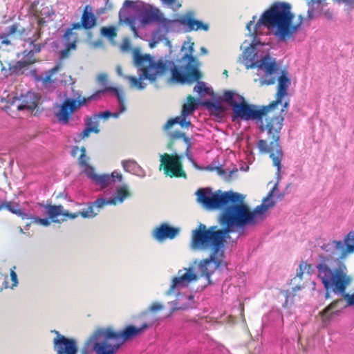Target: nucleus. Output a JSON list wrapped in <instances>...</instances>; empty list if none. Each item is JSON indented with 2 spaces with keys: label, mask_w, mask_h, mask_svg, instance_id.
<instances>
[{
  "label": "nucleus",
  "mask_w": 354,
  "mask_h": 354,
  "mask_svg": "<svg viewBox=\"0 0 354 354\" xmlns=\"http://www.w3.org/2000/svg\"><path fill=\"white\" fill-rule=\"evenodd\" d=\"M219 100L222 102L230 104L232 110V120H236L243 121L257 120L260 121L261 124L259 129L261 132L267 131L268 141L259 140L257 147L262 153H270V157L272 160L273 165L277 169V176L280 175L281 169V160L283 153L279 145L281 130L283 127L284 117L283 113L284 109L289 106V99L284 102L283 108L277 115L269 114L273 111L271 106H258L255 104H248L245 98L232 91L225 90Z\"/></svg>",
  "instance_id": "f257e3e1"
},
{
  "label": "nucleus",
  "mask_w": 354,
  "mask_h": 354,
  "mask_svg": "<svg viewBox=\"0 0 354 354\" xmlns=\"http://www.w3.org/2000/svg\"><path fill=\"white\" fill-rule=\"evenodd\" d=\"M177 59V65L174 61L164 60L162 58L156 60L150 54L142 55L139 49L133 51V65L139 72L138 77L134 76H124L129 80L130 87L139 91L147 87L145 80L154 82L158 77L163 76L168 68H170L171 77L170 81L176 83L185 84L192 82L200 78V74L196 68V60L192 57L194 53V44L185 43L182 46V51Z\"/></svg>",
  "instance_id": "f03ea898"
},
{
  "label": "nucleus",
  "mask_w": 354,
  "mask_h": 354,
  "mask_svg": "<svg viewBox=\"0 0 354 354\" xmlns=\"http://www.w3.org/2000/svg\"><path fill=\"white\" fill-rule=\"evenodd\" d=\"M278 182L263 199L261 205L250 210L244 203V196L240 193L230 191L229 199L224 203L218 217L221 225H226L230 233L241 230L243 232L248 226H255L261 223L266 218V212L274 207L276 202L272 199L277 189Z\"/></svg>",
  "instance_id": "7ed1b4c3"
},
{
  "label": "nucleus",
  "mask_w": 354,
  "mask_h": 354,
  "mask_svg": "<svg viewBox=\"0 0 354 354\" xmlns=\"http://www.w3.org/2000/svg\"><path fill=\"white\" fill-rule=\"evenodd\" d=\"M321 248L326 253L318 256L315 265L317 277L325 289L333 288L334 291L344 294L351 281L346 272V266L340 261L346 256L344 244L342 241H331Z\"/></svg>",
  "instance_id": "20e7f679"
},
{
  "label": "nucleus",
  "mask_w": 354,
  "mask_h": 354,
  "mask_svg": "<svg viewBox=\"0 0 354 354\" xmlns=\"http://www.w3.org/2000/svg\"><path fill=\"white\" fill-rule=\"evenodd\" d=\"M292 6L287 2H274L261 16L256 29L263 25L272 30L273 35L281 42H286L295 38L305 20L302 15H298V21L293 24L295 17L291 11Z\"/></svg>",
  "instance_id": "39448f33"
},
{
  "label": "nucleus",
  "mask_w": 354,
  "mask_h": 354,
  "mask_svg": "<svg viewBox=\"0 0 354 354\" xmlns=\"http://www.w3.org/2000/svg\"><path fill=\"white\" fill-rule=\"evenodd\" d=\"M265 43L256 40L251 43L245 40L241 46L245 48L242 53V63L247 68H256L261 85H272L276 82L277 73L280 70L276 58L262 50Z\"/></svg>",
  "instance_id": "423d86ee"
},
{
  "label": "nucleus",
  "mask_w": 354,
  "mask_h": 354,
  "mask_svg": "<svg viewBox=\"0 0 354 354\" xmlns=\"http://www.w3.org/2000/svg\"><path fill=\"white\" fill-rule=\"evenodd\" d=\"M198 276L194 266L183 268L178 270L177 274L171 279L169 287L165 292L167 296L176 295L177 299L169 302L171 306V313L178 310H187L194 308V297L192 295H183L180 290L187 288L190 283L197 281Z\"/></svg>",
  "instance_id": "0eeeda50"
},
{
  "label": "nucleus",
  "mask_w": 354,
  "mask_h": 354,
  "mask_svg": "<svg viewBox=\"0 0 354 354\" xmlns=\"http://www.w3.org/2000/svg\"><path fill=\"white\" fill-rule=\"evenodd\" d=\"M162 18V14L158 9L139 6L136 2L131 0L124 1L119 11L120 21L127 24L136 37L139 36L136 26L138 19L141 24L148 25L153 22L157 23Z\"/></svg>",
  "instance_id": "6e6552de"
},
{
  "label": "nucleus",
  "mask_w": 354,
  "mask_h": 354,
  "mask_svg": "<svg viewBox=\"0 0 354 354\" xmlns=\"http://www.w3.org/2000/svg\"><path fill=\"white\" fill-rule=\"evenodd\" d=\"M218 230L217 225H213L207 229L205 225L201 223L192 231L191 248L193 250L215 249L224 250L226 239L229 237L230 232L226 225Z\"/></svg>",
  "instance_id": "1a4fd4ad"
},
{
  "label": "nucleus",
  "mask_w": 354,
  "mask_h": 354,
  "mask_svg": "<svg viewBox=\"0 0 354 354\" xmlns=\"http://www.w3.org/2000/svg\"><path fill=\"white\" fill-rule=\"evenodd\" d=\"M200 103V99H194V97L189 95L187 97V102L183 105L181 113L179 116L169 120L163 126L165 131L171 138H183L185 142L187 147L185 150V156L188 160L194 163L192 155L190 153L192 147L191 140L185 136V133L179 131H169L170 129L174 124H179L182 128H187L192 126L189 116L192 115L197 109Z\"/></svg>",
  "instance_id": "9d476101"
},
{
  "label": "nucleus",
  "mask_w": 354,
  "mask_h": 354,
  "mask_svg": "<svg viewBox=\"0 0 354 354\" xmlns=\"http://www.w3.org/2000/svg\"><path fill=\"white\" fill-rule=\"evenodd\" d=\"M157 321L158 319L153 316L151 319L143 323L140 327L129 325L120 332H115L111 328H100L96 330L104 342H108L109 346L115 348L116 353L124 342L141 335L146 330L152 327Z\"/></svg>",
  "instance_id": "9b49d317"
},
{
  "label": "nucleus",
  "mask_w": 354,
  "mask_h": 354,
  "mask_svg": "<svg viewBox=\"0 0 354 354\" xmlns=\"http://www.w3.org/2000/svg\"><path fill=\"white\" fill-rule=\"evenodd\" d=\"M211 253L208 258L202 260L195 259L191 266L195 268L198 278L204 277L208 284H212V275L216 270L223 272L227 270V263L225 260V250H216L215 249H209Z\"/></svg>",
  "instance_id": "f8f14e48"
},
{
  "label": "nucleus",
  "mask_w": 354,
  "mask_h": 354,
  "mask_svg": "<svg viewBox=\"0 0 354 354\" xmlns=\"http://www.w3.org/2000/svg\"><path fill=\"white\" fill-rule=\"evenodd\" d=\"M104 95V88L96 91L88 97L79 95L76 98L66 97L59 105L58 111L55 113L58 122L67 125L69 123L71 115L82 106H86L89 102L95 100Z\"/></svg>",
  "instance_id": "ddd939ff"
},
{
  "label": "nucleus",
  "mask_w": 354,
  "mask_h": 354,
  "mask_svg": "<svg viewBox=\"0 0 354 354\" xmlns=\"http://www.w3.org/2000/svg\"><path fill=\"white\" fill-rule=\"evenodd\" d=\"M229 194L230 191L217 190L213 192L210 187H205L198 189L195 195L197 203L203 207L208 210H214L221 209L223 207L224 203L229 199Z\"/></svg>",
  "instance_id": "4468645a"
},
{
  "label": "nucleus",
  "mask_w": 354,
  "mask_h": 354,
  "mask_svg": "<svg viewBox=\"0 0 354 354\" xmlns=\"http://www.w3.org/2000/svg\"><path fill=\"white\" fill-rule=\"evenodd\" d=\"M80 354H115V348L109 346L95 330L84 342Z\"/></svg>",
  "instance_id": "2eb2a0df"
},
{
  "label": "nucleus",
  "mask_w": 354,
  "mask_h": 354,
  "mask_svg": "<svg viewBox=\"0 0 354 354\" xmlns=\"http://www.w3.org/2000/svg\"><path fill=\"white\" fill-rule=\"evenodd\" d=\"M183 158L182 155L175 153L171 156L168 153L160 154V170L164 166L165 174L172 177H186L185 171L183 170L180 160Z\"/></svg>",
  "instance_id": "dca6fc26"
},
{
  "label": "nucleus",
  "mask_w": 354,
  "mask_h": 354,
  "mask_svg": "<svg viewBox=\"0 0 354 354\" xmlns=\"http://www.w3.org/2000/svg\"><path fill=\"white\" fill-rule=\"evenodd\" d=\"M277 80L278 81L277 91L274 101L269 104L274 111L279 104H282L283 98L288 95V88L291 84L290 74L286 69H280L278 71Z\"/></svg>",
  "instance_id": "f3484780"
},
{
  "label": "nucleus",
  "mask_w": 354,
  "mask_h": 354,
  "mask_svg": "<svg viewBox=\"0 0 354 354\" xmlns=\"http://www.w3.org/2000/svg\"><path fill=\"white\" fill-rule=\"evenodd\" d=\"M53 350L56 354H78L77 340L65 336H58L53 339Z\"/></svg>",
  "instance_id": "a211bd4d"
},
{
  "label": "nucleus",
  "mask_w": 354,
  "mask_h": 354,
  "mask_svg": "<svg viewBox=\"0 0 354 354\" xmlns=\"http://www.w3.org/2000/svg\"><path fill=\"white\" fill-rule=\"evenodd\" d=\"M130 195L128 186L123 185L116 188L115 195L113 197L98 198L96 199V203L99 206L116 205L122 203Z\"/></svg>",
  "instance_id": "6ab92c4d"
},
{
  "label": "nucleus",
  "mask_w": 354,
  "mask_h": 354,
  "mask_svg": "<svg viewBox=\"0 0 354 354\" xmlns=\"http://www.w3.org/2000/svg\"><path fill=\"white\" fill-rule=\"evenodd\" d=\"M37 39V37L35 35L34 37L28 38L25 41L26 44H28L29 47L23 51V57L21 60L26 66L35 63V54L39 53L41 48L44 46V45H41L40 44H35Z\"/></svg>",
  "instance_id": "aec40b11"
},
{
  "label": "nucleus",
  "mask_w": 354,
  "mask_h": 354,
  "mask_svg": "<svg viewBox=\"0 0 354 354\" xmlns=\"http://www.w3.org/2000/svg\"><path fill=\"white\" fill-rule=\"evenodd\" d=\"M180 232V229L169 226L167 223H162L152 232L153 238L162 242L165 239H174Z\"/></svg>",
  "instance_id": "412c9836"
},
{
  "label": "nucleus",
  "mask_w": 354,
  "mask_h": 354,
  "mask_svg": "<svg viewBox=\"0 0 354 354\" xmlns=\"http://www.w3.org/2000/svg\"><path fill=\"white\" fill-rule=\"evenodd\" d=\"M94 183L104 189L114 183L116 180L121 182L122 175L120 172L114 171L111 174L98 175L97 176H94Z\"/></svg>",
  "instance_id": "4be33fe9"
},
{
  "label": "nucleus",
  "mask_w": 354,
  "mask_h": 354,
  "mask_svg": "<svg viewBox=\"0 0 354 354\" xmlns=\"http://www.w3.org/2000/svg\"><path fill=\"white\" fill-rule=\"evenodd\" d=\"M19 104L17 109L22 110H34L37 106V99L35 94L32 92H27L25 95H21L18 99Z\"/></svg>",
  "instance_id": "5701e85b"
},
{
  "label": "nucleus",
  "mask_w": 354,
  "mask_h": 354,
  "mask_svg": "<svg viewBox=\"0 0 354 354\" xmlns=\"http://www.w3.org/2000/svg\"><path fill=\"white\" fill-rule=\"evenodd\" d=\"M121 163L125 171L131 173L140 178L145 177L146 172L145 169L138 165L136 160L133 159L124 160Z\"/></svg>",
  "instance_id": "b1692460"
},
{
  "label": "nucleus",
  "mask_w": 354,
  "mask_h": 354,
  "mask_svg": "<svg viewBox=\"0 0 354 354\" xmlns=\"http://www.w3.org/2000/svg\"><path fill=\"white\" fill-rule=\"evenodd\" d=\"M81 23L82 27L86 30L91 29L96 26L97 19L93 12L92 8L88 5L84 7Z\"/></svg>",
  "instance_id": "393cba45"
},
{
  "label": "nucleus",
  "mask_w": 354,
  "mask_h": 354,
  "mask_svg": "<svg viewBox=\"0 0 354 354\" xmlns=\"http://www.w3.org/2000/svg\"><path fill=\"white\" fill-rule=\"evenodd\" d=\"M3 208L7 209L9 212L21 217L23 220L27 218L26 212L19 208L18 203L6 201L4 200L3 194L0 192V211Z\"/></svg>",
  "instance_id": "a878e982"
},
{
  "label": "nucleus",
  "mask_w": 354,
  "mask_h": 354,
  "mask_svg": "<svg viewBox=\"0 0 354 354\" xmlns=\"http://www.w3.org/2000/svg\"><path fill=\"white\" fill-rule=\"evenodd\" d=\"M194 15L195 14L193 11H188L181 16L183 32L194 31L196 21Z\"/></svg>",
  "instance_id": "bb28decb"
},
{
  "label": "nucleus",
  "mask_w": 354,
  "mask_h": 354,
  "mask_svg": "<svg viewBox=\"0 0 354 354\" xmlns=\"http://www.w3.org/2000/svg\"><path fill=\"white\" fill-rule=\"evenodd\" d=\"M104 207L97 205L96 200L94 202L88 203L87 207L80 211V216L84 218H93L98 214L100 209Z\"/></svg>",
  "instance_id": "cd10ccee"
},
{
  "label": "nucleus",
  "mask_w": 354,
  "mask_h": 354,
  "mask_svg": "<svg viewBox=\"0 0 354 354\" xmlns=\"http://www.w3.org/2000/svg\"><path fill=\"white\" fill-rule=\"evenodd\" d=\"M181 16L177 19H169L163 17V25L169 32H183Z\"/></svg>",
  "instance_id": "c85d7f7f"
},
{
  "label": "nucleus",
  "mask_w": 354,
  "mask_h": 354,
  "mask_svg": "<svg viewBox=\"0 0 354 354\" xmlns=\"http://www.w3.org/2000/svg\"><path fill=\"white\" fill-rule=\"evenodd\" d=\"M41 207H44L46 214L48 216V218L52 220L54 223H58L59 221L56 218L58 216L63 215L64 207L61 205H40Z\"/></svg>",
  "instance_id": "c756f323"
},
{
  "label": "nucleus",
  "mask_w": 354,
  "mask_h": 354,
  "mask_svg": "<svg viewBox=\"0 0 354 354\" xmlns=\"http://www.w3.org/2000/svg\"><path fill=\"white\" fill-rule=\"evenodd\" d=\"M325 0H307L308 11L307 19L310 21L313 19L317 12L322 8V3Z\"/></svg>",
  "instance_id": "7c9ffc66"
},
{
  "label": "nucleus",
  "mask_w": 354,
  "mask_h": 354,
  "mask_svg": "<svg viewBox=\"0 0 354 354\" xmlns=\"http://www.w3.org/2000/svg\"><path fill=\"white\" fill-rule=\"evenodd\" d=\"M111 92L114 94L118 101V111L122 114L126 111V106L124 104V95L123 92L115 87L109 86L104 88V94L106 93Z\"/></svg>",
  "instance_id": "2f4dec72"
},
{
  "label": "nucleus",
  "mask_w": 354,
  "mask_h": 354,
  "mask_svg": "<svg viewBox=\"0 0 354 354\" xmlns=\"http://www.w3.org/2000/svg\"><path fill=\"white\" fill-rule=\"evenodd\" d=\"M62 67V62L57 63L53 68L47 71L44 76H41L38 80H41L44 85L47 86L48 84H55L56 80L53 79V76L57 73Z\"/></svg>",
  "instance_id": "473e14b6"
},
{
  "label": "nucleus",
  "mask_w": 354,
  "mask_h": 354,
  "mask_svg": "<svg viewBox=\"0 0 354 354\" xmlns=\"http://www.w3.org/2000/svg\"><path fill=\"white\" fill-rule=\"evenodd\" d=\"M157 28L152 31L151 37H153V39H158V41H163L167 39V35L168 32L166 27L163 25V18L157 22Z\"/></svg>",
  "instance_id": "72a5a7b5"
},
{
  "label": "nucleus",
  "mask_w": 354,
  "mask_h": 354,
  "mask_svg": "<svg viewBox=\"0 0 354 354\" xmlns=\"http://www.w3.org/2000/svg\"><path fill=\"white\" fill-rule=\"evenodd\" d=\"M64 40V46L72 48V49L76 48V43L77 41V34L74 32H71V30H66L63 36Z\"/></svg>",
  "instance_id": "f704fd0d"
},
{
  "label": "nucleus",
  "mask_w": 354,
  "mask_h": 354,
  "mask_svg": "<svg viewBox=\"0 0 354 354\" xmlns=\"http://www.w3.org/2000/svg\"><path fill=\"white\" fill-rule=\"evenodd\" d=\"M99 124L100 120L95 113L85 118V126L86 127L94 129L93 131H92L93 133L97 134L100 133V129H99Z\"/></svg>",
  "instance_id": "c9c22d12"
},
{
  "label": "nucleus",
  "mask_w": 354,
  "mask_h": 354,
  "mask_svg": "<svg viewBox=\"0 0 354 354\" xmlns=\"http://www.w3.org/2000/svg\"><path fill=\"white\" fill-rule=\"evenodd\" d=\"M192 57L196 60L197 62V64H196V68H197V71H198V66H199V62L193 56V53L192 54ZM200 73V72H198ZM201 74V73H199ZM201 77V75H200V78ZM198 78L197 80V84L194 87V91L196 92V93H198L201 96H203L205 94L207 93L209 90V88L205 86V83L204 82H201V81H198L199 79ZM196 82V81H194V82H192H192Z\"/></svg>",
  "instance_id": "e433bc0d"
},
{
  "label": "nucleus",
  "mask_w": 354,
  "mask_h": 354,
  "mask_svg": "<svg viewBox=\"0 0 354 354\" xmlns=\"http://www.w3.org/2000/svg\"><path fill=\"white\" fill-rule=\"evenodd\" d=\"M257 19V16H253L252 17V19L251 21H250L248 24H247V26H246V28L247 30H248L249 32V34L250 35L251 37H253V39L254 40V39L256 40H259L257 39V35H258V31H259V29L261 28V26L258 28H256V25L257 24V22L255 24V25H254V22H255V20ZM261 26H263V25H261Z\"/></svg>",
  "instance_id": "4c0bfd02"
},
{
  "label": "nucleus",
  "mask_w": 354,
  "mask_h": 354,
  "mask_svg": "<svg viewBox=\"0 0 354 354\" xmlns=\"http://www.w3.org/2000/svg\"><path fill=\"white\" fill-rule=\"evenodd\" d=\"M27 67L21 60L15 62L14 63H9L8 64V75L17 74L21 69Z\"/></svg>",
  "instance_id": "58836bf2"
},
{
  "label": "nucleus",
  "mask_w": 354,
  "mask_h": 354,
  "mask_svg": "<svg viewBox=\"0 0 354 354\" xmlns=\"http://www.w3.org/2000/svg\"><path fill=\"white\" fill-rule=\"evenodd\" d=\"M218 100H219V102H215V101H212L209 100H206L203 102V104L205 107H207L209 110H214L216 111H222L223 107L220 103V102H221V101L219 99H218Z\"/></svg>",
  "instance_id": "ea45409f"
},
{
  "label": "nucleus",
  "mask_w": 354,
  "mask_h": 354,
  "mask_svg": "<svg viewBox=\"0 0 354 354\" xmlns=\"http://www.w3.org/2000/svg\"><path fill=\"white\" fill-rule=\"evenodd\" d=\"M26 214L27 215V218H25V219H32L34 223L40 224L43 226H48L50 225V221L48 218H41L38 216H32L27 213H26Z\"/></svg>",
  "instance_id": "a19ab883"
},
{
  "label": "nucleus",
  "mask_w": 354,
  "mask_h": 354,
  "mask_svg": "<svg viewBox=\"0 0 354 354\" xmlns=\"http://www.w3.org/2000/svg\"><path fill=\"white\" fill-rule=\"evenodd\" d=\"M101 33L103 36L109 39L116 37L115 28L114 27H103L101 29Z\"/></svg>",
  "instance_id": "79ce46f5"
},
{
  "label": "nucleus",
  "mask_w": 354,
  "mask_h": 354,
  "mask_svg": "<svg viewBox=\"0 0 354 354\" xmlns=\"http://www.w3.org/2000/svg\"><path fill=\"white\" fill-rule=\"evenodd\" d=\"M80 151H81L82 153L79 158V165L82 167H86L89 165L87 163L88 158L86 155V149L84 147H82L80 149Z\"/></svg>",
  "instance_id": "37998d69"
},
{
  "label": "nucleus",
  "mask_w": 354,
  "mask_h": 354,
  "mask_svg": "<svg viewBox=\"0 0 354 354\" xmlns=\"http://www.w3.org/2000/svg\"><path fill=\"white\" fill-rule=\"evenodd\" d=\"M194 31H198L200 30H203L204 31H208L209 29V24L203 23L202 21L196 20L195 21L194 24Z\"/></svg>",
  "instance_id": "c03bdc74"
},
{
  "label": "nucleus",
  "mask_w": 354,
  "mask_h": 354,
  "mask_svg": "<svg viewBox=\"0 0 354 354\" xmlns=\"http://www.w3.org/2000/svg\"><path fill=\"white\" fill-rule=\"evenodd\" d=\"M164 306L162 304L158 302L153 303L152 305L149 308L148 310L142 313V315H149V312H156L162 310Z\"/></svg>",
  "instance_id": "a18cd8bd"
},
{
  "label": "nucleus",
  "mask_w": 354,
  "mask_h": 354,
  "mask_svg": "<svg viewBox=\"0 0 354 354\" xmlns=\"http://www.w3.org/2000/svg\"><path fill=\"white\" fill-rule=\"evenodd\" d=\"M97 82L99 84L104 86L105 88L108 83V75L106 73H100L97 77Z\"/></svg>",
  "instance_id": "49530a36"
},
{
  "label": "nucleus",
  "mask_w": 354,
  "mask_h": 354,
  "mask_svg": "<svg viewBox=\"0 0 354 354\" xmlns=\"http://www.w3.org/2000/svg\"><path fill=\"white\" fill-rule=\"evenodd\" d=\"M85 168V173L87 177L91 179L93 183H95L94 176H97L98 174H95L94 168L90 165L86 167Z\"/></svg>",
  "instance_id": "de8ad7c7"
},
{
  "label": "nucleus",
  "mask_w": 354,
  "mask_h": 354,
  "mask_svg": "<svg viewBox=\"0 0 354 354\" xmlns=\"http://www.w3.org/2000/svg\"><path fill=\"white\" fill-rule=\"evenodd\" d=\"M94 129H91V128H88V127H86L85 126V128L84 129V130L77 135V138H80V140H84L85 138H87L88 136H89V134L91 133H93L92 131H93Z\"/></svg>",
  "instance_id": "09e8293b"
},
{
  "label": "nucleus",
  "mask_w": 354,
  "mask_h": 354,
  "mask_svg": "<svg viewBox=\"0 0 354 354\" xmlns=\"http://www.w3.org/2000/svg\"><path fill=\"white\" fill-rule=\"evenodd\" d=\"M344 298L346 301V306H354V296L348 293L342 294Z\"/></svg>",
  "instance_id": "8fccbe9b"
},
{
  "label": "nucleus",
  "mask_w": 354,
  "mask_h": 354,
  "mask_svg": "<svg viewBox=\"0 0 354 354\" xmlns=\"http://www.w3.org/2000/svg\"><path fill=\"white\" fill-rule=\"evenodd\" d=\"M308 266V265L306 263L302 261L299 266V268L297 270V276L299 278H301L304 271L306 269V268Z\"/></svg>",
  "instance_id": "3c124183"
},
{
  "label": "nucleus",
  "mask_w": 354,
  "mask_h": 354,
  "mask_svg": "<svg viewBox=\"0 0 354 354\" xmlns=\"http://www.w3.org/2000/svg\"><path fill=\"white\" fill-rule=\"evenodd\" d=\"M17 28H18V24H12L11 26L7 27L6 32H3V33L9 37L11 35H13L14 33H15V32L17 30Z\"/></svg>",
  "instance_id": "603ef678"
},
{
  "label": "nucleus",
  "mask_w": 354,
  "mask_h": 354,
  "mask_svg": "<svg viewBox=\"0 0 354 354\" xmlns=\"http://www.w3.org/2000/svg\"><path fill=\"white\" fill-rule=\"evenodd\" d=\"M97 118L99 119H103V120H107L109 118H111V111H105L102 112H99L97 113H95Z\"/></svg>",
  "instance_id": "864d4df0"
},
{
  "label": "nucleus",
  "mask_w": 354,
  "mask_h": 354,
  "mask_svg": "<svg viewBox=\"0 0 354 354\" xmlns=\"http://www.w3.org/2000/svg\"><path fill=\"white\" fill-rule=\"evenodd\" d=\"M72 49V48H69L68 46H65V48L59 52V59L62 60L69 57L70 52L69 50Z\"/></svg>",
  "instance_id": "5fc2aeb1"
},
{
  "label": "nucleus",
  "mask_w": 354,
  "mask_h": 354,
  "mask_svg": "<svg viewBox=\"0 0 354 354\" xmlns=\"http://www.w3.org/2000/svg\"><path fill=\"white\" fill-rule=\"evenodd\" d=\"M121 50L122 51H128L131 48V43L128 38H124L121 45Z\"/></svg>",
  "instance_id": "6e6d98bb"
},
{
  "label": "nucleus",
  "mask_w": 354,
  "mask_h": 354,
  "mask_svg": "<svg viewBox=\"0 0 354 354\" xmlns=\"http://www.w3.org/2000/svg\"><path fill=\"white\" fill-rule=\"evenodd\" d=\"M10 277L11 280L12 281V284L11 286V288H13L14 287H16L18 284V280H17V275L16 272L14 271V270H10Z\"/></svg>",
  "instance_id": "4d7b16f0"
},
{
  "label": "nucleus",
  "mask_w": 354,
  "mask_h": 354,
  "mask_svg": "<svg viewBox=\"0 0 354 354\" xmlns=\"http://www.w3.org/2000/svg\"><path fill=\"white\" fill-rule=\"evenodd\" d=\"M324 17L328 21H333L334 19L333 12L329 9L325 10L323 12Z\"/></svg>",
  "instance_id": "13d9d810"
},
{
  "label": "nucleus",
  "mask_w": 354,
  "mask_h": 354,
  "mask_svg": "<svg viewBox=\"0 0 354 354\" xmlns=\"http://www.w3.org/2000/svg\"><path fill=\"white\" fill-rule=\"evenodd\" d=\"M80 215V212H77L75 213H69L68 212L64 211V210L63 212V216L68 217L71 219H75Z\"/></svg>",
  "instance_id": "bf43d9fd"
},
{
  "label": "nucleus",
  "mask_w": 354,
  "mask_h": 354,
  "mask_svg": "<svg viewBox=\"0 0 354 354\" xmlns=\"http://www.w3.org/2000/svg\"><path fill=\"white\" fill-rule=\"evenodd\" d=\"M8 36H7L6 35H5L4 33H2L1 35H0V40H1V44H5V45H10L11 44L10 41L8 39Z\"/></svg>",
  "instance_id": "052dcab7"
},
{
  "label": "nucleus",
  "mask_w": 354,
  "mask_h": 354,
  "mask_svg": "<svg viewBox=\"0 0 354 354\" xmlns=\"http://www.w3.org/2000/svg\"><path fill=\"white\" fill-rule=\"evenodd\" d=\"M344 244V250L347 253H351L354 251V245H350L347 243L342 241Z\"/></svg>",
  "instance_id": "680f3d73"
},
{
  "label": "nucleus",
  "mask_w": 354,
  "mask_h": 354,
  "mask_svg": "<svg viewBox=\"0 0 354 354\" xmlns=\"http://www.w3.org/2000/svg\"><path fill=\"white\" fill-rule=\"evenodd\" d=\"M354 241V231H351L346 235L344 242L347 243L348 241Z\"/></svg>",
  "instance_id": "e2e57ef3"
},
{
  "label": "nucleus",
  "mask_w": 354,
  "mask_h": 354,
  "mask_svg": "<svg viewBox=\"0 0 354 354\" xmlns=\"http://www.w3.org/2000/svg\"><path fill=\"white\" fill-rule=\"evenodd\" d=\"M82 27V23H74L71 24V27L68 28L67 30H71V32H73V30L80 29Z\"/></svg>",
  "instance_id": "0e129e2a"
},
{
  "label": "nucleus",
  "mask_w": 354,
  "mask_h": 354,
  "mask_svg": "<svg viewBox=\"0 0 354 354\" xmlns=\"http://www.w3.org/2000/svg\"><path fill=\"white\" fill-rule=\"evenodd\" d=\"M161 41H158V39H153V37H151V39L149 41V47L151 48H154L157 44H158L159 42H160Z\"/></svg>",
  "instance_id": "69168bd1"
},
{
  "label": "nucleus",
  "mask_w": 354,
  "mask_h": 354,
  "mask_svg": "<svg viewBox=\"0 0 354 354\" xmlns=\"http://www.w3.org/2000/svg\"><path fill=\"white\" fill-rule=\"evenodd\" d=\"M338 3H345L346 5H351L354 3V0H335Z\"/></svg>",
  "instance_id": "338daca9"
},
{
  "label": "nucleus",
  "mask_w": 354,
  "mask_h": 354,
  "mask_svg": "<svg viewBox=\"0 0 354 354\" xmlns=\"http://www.w3.org/2000/svg\"><path fill=\"white\" fill-rule=\"evenodd\" d=\"M116 73H117V74H118L119 76L122 77H124V76H125V75H123V73H122V67H121L120 66H118L116 67Z\"/></svg>",
  "instance_id": "774afa93"
}]
</instances>
